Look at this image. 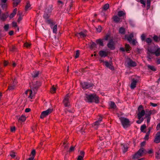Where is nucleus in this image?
Here are the masks:
<instances>
[{
  "mask_svg": "<svg viewBox=\"0 0 160 160\" xmlns=\"http://www.w3.org/2000/svg\"><path fill=\"white\" fill-rule=\"evenodd\" d=\"M41 84L39 81H37L36 82H32L30 84V87L31 89L27 90L26 91L25 93L27 94L29 93L28 98L31 99H32L34 97L35 94L36 93L37 90L39 87L41 86Z\"/></svg>",
  "mask_w": 160,
  "mask_h": 160,
  "instance_id": "obj_1",
  "label": "nucleus"
},
{
  "mask_svg": "<svg viewBox=\"0 0 160 160\" xmlns=\"http://www.w3.org/2000/svg\"><path fill=\"white\" fill-rule=\"evenodd\" d=\"M148 61L152 59L154 54L158 57L160 55V48L158 46H154L152 48H148V52L147 53Z\"/></svg>",
  "mask_w": 160,
  "mask_h": 160,
  "instance_id": "obj_2",
  "label": "nucleus"
},
{
  "mask_svg": "<svg viewBox=\"0 0 160 160\" xmlns=\"http://www.w3.org/2000/svg\"><path fill=\"white\" fill-rule=\"evenodd\" d=\"M84 99L88 102H94L96 103H98L99 102V98L95 94H85L84 96Z\"/></svg>",
  "mask_w": 160,
  "mask_h": 160,
  "instance_id": "obj_3",
  "label": "nucleus"
},
{
  "mask_svg": "<svg viewBox=\"0 0 160 160\" xmlns=\"http://www.w3.org/2000/svg\"><path fill=\"white\" fill-rule=\"evenodd\" d=\"M45 22L50 25L51 28L52 29L53 32L56 33L57 25V24H55V22L51 19H47L45 20Z\"/></svg>",
  "mask_w": 160,
  "mask_h": 160,
  "instance_id": "obj_4",
  "label": "nucleus"
},
{
  "mask_svg": "<svg viewBox=\"0 0 160 160\" xmlns=\"http://www.w3.org/2000/svg\"><path fill=\"white\" fill-rule=\"evenodd\" d=\"M119 119L124 128H127L130 125L131 122L128 119L124 117H120Z\"/></svg>",
  "mask_w": 160,
  "mask_h": 160,
  "instance_id": "obj_5",
  "label": "nucleus"
},
{
  "mask_svg": "<svg viewBox=\"0 0 160 160\" xmlns=\"http://www.w3.org/2000/svg\"><path fill=\"white\" fill-rule=\"evenodd\" d=\"M52 8L51 6H49L45 10V13L43 15V17L46 19L45 20L47 19H49L48 18L50 16V13L52 10Z\"/></svg>",
  "mask_w": 160,
  "mask_h": 160,
  "instance_id": "obj_6",
  "label": "nucleus"
},
{
  "mask_svg": "<svg viewBox=\"0 0 160 160\" xmlns=\"http://www.w3.org/2000/svg\"><path fill=\"white\" fill-rule=\"evenodd\" d=\"M138 119L143 118L142 117L145 114V112L143 110V108L142 106H140L138 108Z\"/></svg>",
  "mask_w": 160,
  "mask_h": 160,
  "instance_id": "obj_7",
  "label": "nucleus"
},
{
  "mask_svg": "<svg viewBox=\"0 0 160 160\" xmlns=\"http://www.w3.org/2000/svg\"><path fill=\"white\" fill-rule=\"evenodd\" d=\"M52 111V109L49 108L47 110L43 111L41 114L40 118H43L47 116L49 114L51 113Z\"/></svg>",
  "mask_w": 160,
  "mask_h": 160,
  "instance_id": "obj_8",
  "label": "nucleus"
},
{
  "mask_svg": "<svg viewBox=\"0 0 160 160\" xmlns=\"http://www.w3.org/2000/svg\"><path fill=\"white\" fill-rule=\"evenodd\" d=\"M144 149L143 148H140L138 152L134 155L133 157V158H137L142 156L144 153Z\"/></svg>",
  "mask_w": 160,
  "mask_h": 160,
  "instance_id": "obj_9",
  "label": "nucleus"
},
{
  "mask_svg": "<svg viewBox=\"0 0 160 160\" xmlns=\"http://www.w3.org/2000/svg\"><path fill=\"white\" fill-rule=\"evenodd\" d=\"M87 35V31L85 30L81 32L80 33H77L75 36L78 38H83L85 37Z\"/></svg>",
  "mask_w": 160,
  "mask_h": 160,
  "instance_id": "obj_10",
  "label": "nucleus"
},
{
  "mask_svg": "<svg viewBox=\"0 0 160 160\" xmlns=\"http://www.w3.org/2000/svg\"><path fill=\"white\" fill-rule=\"evenodd\" d=\"M138 81V79L137 78H133L132 79L130 85V88L132 89H134L136 87L137 83Z\"/></svg>",
  "mask_w": 160,
  "mask_h": 160,
  "instance_id": "obj_11",
  "label": "nucleus"
},
{
  "mask_svg": "<svg viewBox=\"0 0 160 160\" xmlns=\"http://www.w3.org/2000/svg\"><path fill=\"white\" fill-rule=\"evenodd\" d=\"M69 95L68 94L64 97L63 100V103L66 107H69L70 106V103L69 101Z\"/></svg>",
  "mask_w": 160,
  "mask_h": 160,
  "instance_id": "obj_12",
  "label": "nucleus"
},
{
  "mask_svg": "<svg viewBox=\"0 0 160 160\" xmlns=\"http://www.w3.org/2000/svg\"><path fill=\"white\" fill-rule=\"evenodd\" d=\"M102 117H100L99 119L93 124L92 126L95 129H97L98 128V126L102 122Z\"/></svg>",
  "mask_w": 160,
  "mask_h": 160,
  "instance_id": "obj_13",
  "label": "nucleus"
},
{
  "mask_svg": "<svg viewBox=\"0 0 160 160\" xmlns=\"http://www.w3.org/2000/svg\"><path fill=\"white\" fill-rule=\"evenodd\" d=\"M104 65L112 70L114 69V67L112 65V63L111 62H108V61H105L104 62Z\"/></svg>",
  "mask_w": 160,
  "mask_h": 160,
  "instance_id": "obj_14",
  "label": "nucleus"
},
{
  "mask_svg": "<svg viewBox=\"0 0 160 160\" xmlns=\"http://www.w3.org/2000/svg\"><path fill=\"white\" fill-rule=\"evenodd\" d=\"M108 54V52L107 51L103 50H100L99 52V55L101 57L105 58Z\"/></svg>",
  "mask_w": 160,
  "mask_h": 160,
  "instance_id": "obj_15",
  "label": "nucleus"
},
{
  "mask_svg": "<svg viewBox=\"0 0 160 160\" xmlns=\"http://www.w3.org/2000/svg\"><path fill=\"white\" fill-rule=\"evenodd\" d=\"M154 142L157 143H158L160 142V132H158L156 134Z\"/></svg>",
  "mask_w": 160,
  "mask_h": 160,
  "instance_id": "obj_16",
  "label": "nucleus"
},
{
  "mask_svg": "<svg viewBox=\"0 0 160 160\" xmlns=\"http://www.w3.org/2000/svg\"><path fill=\"white\" fill-rule=\"evenodd\" d=\"M108 47L111 49L113 50L115 48L114 42L112 40H111L107 44Z\"/></svg>",
  "mask_w": 160,
  "mask_h": 160,
  "instance_id": "obj_17",
  "label": "nucleus"
},
{
  "mask_svg": "<svg viewBox=\"0 0 160 160\" xmlns=\"http://www.w3.org/2000/svg\"><path fill=\"white\" fill-rule=\"evenodd\" d=\"M81 84L84 89L88 88L91 86V85L87 82H82L81 83Z\"/></svg>",
  "mask_w": 160,
  "mask_h": 160,
  "instance_id": "obj_18",
  "label": "nucleus"
},
{
  "mask_svg": "<svg viewBox=\"0 0 160 160\" xmlns=\"http://www.w3.org/2000/svg\"><path fill=\"white\" fill-rule=\"evenodd\" d=\"M133 37V34L132 33H131L129 36L128 35H126L125 36V38L130 43H131L132 42V38Z\"/></svg>",
  "mask_w": 160,
  "mask_h": 160,
  "instance_id": "obj_19",
  "label": "nucleus"
},
{
  "mask_svg": "<svg viewBox=\"0 0 160 160\" xmlns=\"http://www.w3.org/2000/svg\"><path fill=\"white\" fill-rule=\"evenodd\" d=\"M128 65L131 67H134L136 66V63L131 60H129L127 63Z\"/></svg>",
  "mask_w": 160,
  "mask_h": 160,
  "instance_id": "obj_20",
  "label": "nucleus"
},
{
  "mask_svg": "<svg viewBox=\"0 0 160 160\" xmlns=\"http://www.w3.org/2000/svg\"><path fill=\"white\" fill-rule=\"evenodd\" d=\"M84 155V152L83 151H81L79 155L78 156L77 160H83Z\"/></svg>",
  "mask_w": 160,
  "mask_h": 160,
  "instance_id": "obj_21",
  "label": "nucleus"
},
{
  "mask_svg": "<svg viewBox=\"0 0 160 160\" xmlns=\"http://www.w3.org/2000/svg\"><path fill=\"white\" fill-rule=\"evenodd\" d=\"M152 111L149 110L148 109L146 110V113H145L146 117H150L152 113Z\"/></svg>",
  "mask_w": 160,
  "mask_h": 160,
  "instance_id": "obj_22",
  "label": "nucleus"
},
{
  "mask_svg": "<svg viewBox=\"0 0 160 160\" xmlns=\"http://www.w3.org/2000/svg\"><path fill=\"white\" fill-rule=\"evenodd\" d=\"M114 21L116 22H118L120 21L121 18L120 17L117 16V15H115L114 16L113 18Z\"/></svg>",
  "mask_w": 160,
  "mask_h": 160,
  "instance_id": "obj_23",
  "label": "nucleus"
},
{
  "mask_svg": "<svg viewBox=\"0 0 160 160\" xmlns=\"http://www.w3.org/2000/svg\"><path fill=\"white\" fill-rule=\"evenodd\" d=\"M125 14V13L124 11H120L118 12V16L120 17H123Z\"/></svg>",
  "mask_w": 160,
  "mask_h": 160,
  "instance_id": "obj_24",
  "label": "nucleus"
},
{
  "mask_svg": "<svg viewBox=\"0 0 160 160\" xmlns=\"http://www.w3.org/2000/svg\"><path fill=\"white\" fill-rule=\"evenodd\" d=\"M8 15L6 14H3L0 17V19L3 21H4L8 17Z\"/></svg>",
  "mask_w": 160,
  "mask_h": 160,
  "instance_id": "obj_25",
  "label": "nucleus"
},
{
  "mask_svg": "<svg viewBox=\"0 0 160 160\" xmlns=\"http://www.w3.org/2000/svg\"><path fill=\"white\" fill-rule=\"evenodd\" d=\"M122 150L124 153H125L127 150L128 147L127 144H125L123 145Z\"/></svg>",
  "mask_w": 160,
  "mask_h": 160,
  "instance_id": "obj_26",
  "label": "nucleus"
},
{
  "mask_svg": "<svg viewBox=\"0 0 160 160\" xmlns=\"http://www.w3.org/2000/svg\"><path fill=\"white\" fill-rule=\"evenodd\" d=\"M17 82L15 79L13 81V83L11 85V86H9L8 88V89L9 90H12L14 88V86L16 84Z\"/></svg>",
  "mask_w": 160,
  "mask_h": 160,
  "instance_id": "obj_27",
  "label": "nucleus"
},
{
  "mask_svg": "<svg viewBox=\"0 0 160 160\" xmlns=\"http://www.w3.org/2000/svg\"><path fill=\"white\" fill-rule=\"evenodd\" d=\"M109 104L111 108L115 109L116 108V106L113 102H109Z\"/></svg>",
  "mask_w": 160,
  "mask_h": 160,
  "instance_id": "obj_28",
  "label": "nucleus"
},
{
  "mask_svg": "<svg viewBox=\"0 0 160 160\" xmlns=\"http://www.w3.org/2000/svg\"><path fill=\"white\" fill-rule=\"evenodd\" d=\"M39 74V72L38 71H35L32 73V75L33 78H36L38 76Z\"/></svg>",
  "mask_w": 160,
  "mask_h": 160,
  "instance_id": "obj_29",
  "label": "nucleus"
},
{
  "mask_svg": "<svg viewBox=\"0 0 160 160\" xmlns=\"http://www.w3.org/2000/svg\"><path fill=\"white\" fill-rule=\"evenodd\" d=\"M103 40H102L100 39H98L96 40V42L97 43L99 44L100 46H103Z\"/></svg>",
  "mask_w": 160,
  "mask_h": 160,
  "instance_id": "obj_30",
  "label": "nucleus"
},
{
  "mask_svg": "<svg viewBox=\"0 0 160 160\" xmlns=\"http://www.w3.org/2000/svg\"><path fill=\"white\" fill-rule=\"evenodd\" d=\"M13 2V7H16L20 2V0H12Z\"/></svg>",
  "mask_w": 160,
  "mask_h": 160,
  "instance_id": "obj_31",
  "label": "nucleus"
},
{
  "mask_svg": "<svg viewBox=\"0 0 160 160\" xmlns=\"http://www.w3.org/2000/svg\"><path fill=\"white\" fill-rule=\"evenodd\" d=\"M18 14L19 15V17L18 20V22H19L22 19L23 16L22 15V13L21 12H19Z\"/></svg>",
  "mask_w": 160,
  "mask_h": 160,
  "instance_id": "obj_32",
  "label": "nucleus"
},
{
  "mask_svg": "<svg viewBox=\"0 0 160 160\" xmlns=\"http://www.w3.org/2000/svg\"><path fill=\"white\" fill-rule=\"evenodd\" d=\"M148 68L150 69V70L153 71H155L156 70V69L155 67L153 66H152L151 65H148Z\"/></svg>",
  "mask_w": 160,
  "mask_h": 160,
  "instance_id": "obj_33",
  "label": "nucleus"
},
{
  "mask_svg": "<svg viewBox=\"0 0 160 160\" xmlns=\"http://www.w3.org/2000/svg\"><path fill=\"white\" fill-rule=\"evenodd\" d=\"M26 119V118L25 116L24 115H22L21 117L19 118V120L22 122H24Z\"/></svg>",
  "mask_w": 160,
  "mask_h": 160,
  "instance_id": "obj_34",
  "label": "nucleus"
},
{
  "mask_svg": "<svg viewBox=\"0 0 160 160\" xmlns=\"http://www.w3.org/2000/svg\"><path fill=\"white\" fill-rule=\"evenodd\" d=\"M119 32L121 34H124L125 32V29L122 27L120 28L119 30Z\"/></svg>",
  "mask_w": 160,
  "mask_h": 160,
  "instance_id": "obj_35",
  "label": "nucleus"
},
{
  "mask_svg": "<svg viewBox=\"0 0 160 160\" xmlns=\"http://www.w3.org/2000/svg\"><path fill=\"white\" fill-rule=\"evenodd\" d=\"M155 157L157 159H160V151L156 153Z\"/></svg>",
  "mask_w": 160,
  "mask_h": 160,
  "instance_id": "obj_36",
  "label": "nucleus"
},
{
  "mask_svg": "<svg viewBox=\"0 0 160 160\" xmlns=\"http://www.w3.org/2000/svg\"><path fill=\"white\" fill-rule=\"evenodd\" d=\"M146 128V126L145 125H143L141 126L140 128V130L141 132H145L144 131Z\"/></svg>",
  "mask_w": 160,
  "mask_h": 160,
  "instance_id": "obj_37",
  "label": "nucleus"
},
{
  "mask_svg": "<svg viewBox=\"0 0 160 160\" xmlns=\"http://www.w3.org/2000/svg\"><path fill=\"white\" fill-rule=\"evenodd\" d=\"M153 39L154 41L156 42H158L160 40L159 38L156 35L154 36Z\"/></svg>",
  "mask_w": 160,
  "mask_h": 160,
  "instance_id": "obj_38",
  "label": "nucleus"
},
{
  "mask_svg": "<svg viewBox=\"0 0 160 160\" xmlns=\"http://www.w3.org/2000/svg\"><path fill=\"white\" fill-rule=\"evenodd\" d=\"M31 7V5L28 2L27 3V4L25 7V9L26 10H28L29 9H30V8Z\"/></svg>",
  "mask_w": 160,
  "mask_h": 160,
  "instance_id": "obj_39",
  "label": "nucleus"
},
{
  "mask_svg": "<svg viewBox=\"0 0 160 160\" xmlns=\"http://www.w3.org/2000/svg\"><path fill=\"white\" fill-rule=\"evenodd\" d=\"M56 90V88L53 86L51 89V92L52 93H54L55 92Z\"/></svg>",
  "mask_w": 160,
  "mask_h": 160,
  "instance_id": "obj_40",
  "label": "nucleus"
},
{
  "mask_svg": "<svg viewBox=\"0 0 160 160\" xmlns=\"http://www.w3.org/2000/svg\"><path fill=\"white\" fill-rule=\"evenodd\" d=\"M109 7V5L108 4H105L103 7V9L104 10H106L107 9H108V8Z\"/></svg>",
  "mask_w": 160,
  "mask_h": 160,
  "instance_id": "obj_41",
  "label": "nucleus"
},
{
  "mask_svg": "<svg viewBox=\"0 0 160 160\" xmlns=\"http://www.w3.org/2000/svg\"><path fill=\"white\" fill-rule=\"evenodd\" d=\"M139 2H140L143 5V6L144 7L145 6V0H139Z\"/></svg>",
  "mask_w": 160,
  "mask_h": 160,
  "instance_id": "obj_42",
  "label": "nucleus"
},
{
  "mask_svg": "<svg viewBox=\"0 0 160 160\" xmlns=\"http://www.w3.org/2000/svg\"><path fill=\"white\" fill-rule=\"evenodd\" d=\"M91 47L92 48H96V44L94 42H92L91 44Z\"/></svg>",
  "mask_w": 160,
  "mask_h": 160,
  "instance_id": "obj_43",
  "label": "nucleus"
},
{
  "mask_svg": "<svg viewBox=\"0 0 160 160\" xmlns=\"http://www.w3.org/2000/svg\"><path fill=\"white\" fill-rule=\"evenodd\" d=\"M130 46L128 44H126L125 45V49L126 51H128L130 50Z\"/></svg>",
  "mask_w": 160,
  "mask_h": 160,
  "instance_id": "obj_44",
  "label": "nucleus"
},
{
  "mask_svg": "<svg viewBox=\"0 0 160 160\" xmlns=\"http://www.w3.org/2000/svg\"><path fill=\"white\" fill-rule=\"evenodd\" d=\"M138 120L137 121V122L138 124L141 123L143 120V118L138 119Z\"/></svg>",
  "mask_w": 160,
  "mask_h": 160,
  "instance_id": "obj_45",
  "label": "nucleus"
},
{
  "mask_svg": "<svg viewBox=\"0 0 160 160\" xmlns=\"http://www.w3.org/2000/svg\"><path fill=\"white\" fill-rule=\"evenodd\" d=\"M146 35L145 34H142L141 37V39L142 41H143L145 40V38H146Z\"/></svg>",
  "mask_w": 160,
  "mask_h": 160,
  "instance_id": "obj_46",
  "label": "nucleus"
},
{
  "mask_svg": "<svg viewBox=\"0 0 160 160\" xmlns=\"http://www.w3.org/2000/svg\"><path fill=\"white\" fill-rule=\"evenodd\" d=\"M31 44L30 43L26 42L24 44V45L25 47H26L27 48H29L31 45Z\"/></svg>",
  "mask_w": 160,
  "mask_h": 160,
  "instance_id": "obj_47",
  "label": "nucleus"
},
{
  "mask_svg": "<svg viewBox=\"0 0 160 160\" xmlns=\"http://www.w3.org/2000/svg\"><path fill=\"white\" fill-rule=\"evenodd\" d=\"M152 40L151 39L149 38H148L146 39V42L147 43H149L151 42Z\"/></svg>",
  "mask_w": 160,
  "mask_h": 160,
  "instance_id": "obj_48",
  "label": "nucleus"
},
{
  "mask_svg": "<svg viewBox=\"0 0 160 160\" xmlns=\"http://www.w3.org/2000/svg\"><path fill=\"white\" fill-rule=\"evenodd\" d=\"M10 156L12 158H14L16 155L15 153L14 152H11L10 153Z\"/></svg>",
  "mask_w": 160,
  "mask_h": 160,
  "instance_id": "obj_49",
  "label": "nucleus"
},
{
  "mask_svg": "<svg viewBox=\"0 0 160 160\" xmlns=\"http://www.w3.org/2000/svg\"><path fill=\"white\" fill-rule=\"evenodd\" d=\"M102 27L100 26H98V28H96L98 32H100L102 30Z\"/></svg>",
  "mask_w": 160,
  "mask_h": 160,
  "instance_id": "obj_50",
  "label": "nucleus"
},
{
  "mask_svg": "<svg viewBox=\"0 0 160 160\" xmlns=\"http://www.w3.org/2000/svg\"><path fill=\"white\" fill-rule=\"evenodd\" d=\"M4 29L6 31H7L9 28V26L8 24H6L4 26Z\"/></svg>",
  "mask_w": 160,
  "mask_h": 160,
  "instance_id": "obj_51",
  "label": "nucleus"
},
{
  "mask_svg": "<svg viewBox=\"0 0 160 160\" xmlns=\"http://www.w3.org/2000/svg\"><path fill=\"white\" fill-rule=\"evenodd\" d=\"M79 54V51L78 50H77L76 51L75 57L76 58H77L78 57Z\"/></svg>",
  "mask_w": 160,
  "mask_h": 160,
  "instance_id": "obj_52",
  "label": "nucleus"
},
{
  "mask_svg": "<svg viewBox=\"0 0 160 160\" xmlns=\"http://www.w3.org/2000/svg\"><path fill=\"white\" fill-rule=\"evenodd\" d=\"M152 0H147V7L149 8L150 6L151 2Z\"/></svg>",
  "mask_w": 160,
  "mask_h": 160,
  "instance_id": "obj_53",
  "label": "nucleus"
},
{
  "mask_svg": "<svg viewBox=\"0 0 160 160\" xmlns=\"http://www.w3.org/2000/svg\"><path fill=\"white\" fill-rule=\"evenodd\" d=\"M149 135V133H147L144 139L145 140H148V139Z\"/></svg>",
  "mask_w": 160,
  "mask_h": 160,
  "instance_id": "obj_54",
  "label": "nucleus"
},
{
  "mask_svg": "<svg viewBox=\"0 0 160 160\" xmlns=\"http://www.w3.org/2000/svg\"><path fill=\"white\" fill-rule=\"evenodd\" d=\"M31 154L32 156H35L36 153L35 150H33L31 152Z\"/></svg>",
  "mask_w": 160,
  "mask_h": 160,
  "instance_id": "obj_55",
  "label": "nucleus"
},
{
  "mask_svg": "<svg viewBox=\"0 0 160 160\" xmlns=\"http://www.w3.org/2000/svg\"><path fill=\"white\" fill-rule=\"evenodd\" d=\"M109 37L110 36L109 35H107L105 36L104 39L106 40H107L109 38Z\"/></svg>",
  "mask_w": 160,
  "mask_h": 160,
  "instance_id": "obj_56",
  "label": "nucleus"
},
{
  "mask_svg": "<svg viewBox=\"0 0 160 160\" xmlns=\"http://www.w3.org/2000/svg\"><path fill=\"white\" fill-rule=\"evenodd\" d=\"M146 118H147V123H149L150 122V119H151L150 117H146Z\"/></svg>",
  "mask_w": 160,
  "mask_h": 160,
  "instance_id": "obj_57",
  "label": "nucleus"
},
{
  "mask_svg": "<svg viewBox=\"0 0 160 160\" xmlns=\"http://www.w3.org/2000/svg\"><path fill=\"white\" fill-rule=\"evenodd\" d=\"M15 14L12 12L9 16L10 18H12Z\"/></svg>",
  "mask_w": 160,
  "mask_h": 160,
  "instance_id": "obj_58",
  "label": "nucleus"
},
{
  "mask_svg": "<svg viewBox=\"0 0 160 160\" xmlns=\"http://www.w3.org/2000/svg\"><path fill=\"white\" fill-rule=\"evenodd\" d=\"M12 26L14 27H17V23L15 22H13L12 23Z\"/></svg>",
  "mask_w": 160,
  "mask_h": 160,
  "instance_id": "obj_59",
  "label": "nucleus"
},
{
  "mask_svg": "<svg viewBox=\"0 0 160 160\" xmlns=\"http://www.w3.org/2000/svg\"><path fill=\"white\" fill-rule=\"evenodd\" d=\"M65 112L67 113L68 112H73V110H72V111H71L69 109H68L66 110H65Z\"/></svg>",
  "mask_w": 160,
  "mask_h": 160,
  "instance_id": "obj_60",
  "label": "nucleus"
},
{
  "mask_svg": "<svg viewBox=\"0 0 160 160\" xmlns=\"http://www.w3.org/2000/svg\"><path fill=\"white\" fill-rule=\"evenodd\" d=\"M137 42L135 40H132V42L131 43H132L133 45H135L136 44Z\"/></svg>",
  "mask_w": 160,
  "mask_h": 160,
  "instance_id": "obj_61",
  "label": "nucleus"
},
{
  "mask_svg": "<svg viewBox=\"0 0 160 160\" xmlns=\"http://www.w3.org/2000/svg\"><path fill=\"white\" fill-rule=\"evenodd\" d=\"M160 128V123L158 124L156 127V129L157 130H158Z\"/></svg>",
  "mask_w": 160,
  "mask_h": 160,
  "instance_id": "obj_62",
  "label": "nucleus"
},
{
  "mask_svg": "<svg viewBox=\"0 0 160 160\" xmlns=\"http://www.w3.org/2000/svg\"><path fill=\"white\" fill-rule=\"evenodd\" d=\"M74 147H71L69 150V152H72L74 150Z\"/></svg>",
  "mask_w": 160,
  "mask_h": 160,
  "instance_id": "obj_63",
  "label": "nucleus"
},
{
  "mask_svg": "<svg viewBox=\"0 0 160 160\" xmlns=\"http://www.w3.org/2000/svg\"><path fill=\"white\" fill-rule=\"evenodd\" d=\"M34 156H31L30 158H28V159L27 160H33L34 158Z\"/></svg>",
  "mask_w": 160,
  "mask_h": 160,
  "instance_id": "obj_64",
  "label": "nucleus"
}]
</instances>
